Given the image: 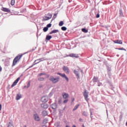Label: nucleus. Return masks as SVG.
Returning a JSON list of instances; mask_svg holds the SVG:
<instances>
[{"mask_svg":"<svg viewBox=\"0 0 127 127\" xmlns=\"http://www.w3.org/2000/svg\"><path fill=\"white\" fill-rule=\"evenodd\" d=\"M23 56V54H21L16 56L13 60L12 66L16 65L17 63L20 60L21 58Z\"/></svg>","mask_w":127,"mask_h":127,"instance_id":"1","label":"nucleus"},{"mask_svg":"<svg viewBox=\"0 0 127 127\" xmlns=\"http://www.w3.org/2000/svg\"><path fill=\"white\" fill-rule=\"evenodd\" d=\"M50 80L53 83H56L58 82L59 80V77H53V76H51Z\"/></svg>","mask_w":127,"mask_h":127,"instance_id":"2","label":"nucleus"},{"mask_svg":"<svg viewBox=\"0 0 127 127\" xmlns=\"http://www.w3.org/2000/svg\"><path fill=\"white\" fill-rule=\"evenodd\" d=\"M63 69L65 73L67 74H69L70 70L68 66L65 65L63 67Z\"/></svg>","mask_w":127,"mask_h":127,"instance_id":"3","label":"nucleus"},{"mask_svg":"<svg viewBox=\"0 0 127 127\" xmlns=\"http://www.w3.org/2000/svg\"><path fill=\"white\" fill-rule=\"evenodd\" d=\"M58 74L62 77L63 78H64L67 82H68L69 79L68 77H66V75L65 73H60V72H58Z\"/></svg>","mask_w":127,"mask_h":127,"instance_id":"4","label":"nucleus"},{"mask_svg":"<svg viewBox=\"0 0 127 127\" xmlns=\"http://www.w3.org/2000/svg\"><path fill=\"white\" fill-rule=\"evenodd\" d=\"M20 80V77H18L17 79L14 81L13 84L11 85V87H13L14 86H16V85L18 83L19 81Z\"/></svg>","mask_w":127,"mask_h":127,"instance_id":"5","label":"nucleus"},{"mask_svg":"<svg viewBox=\"0 0 127 127\" xmlns=\"http://www.w3.org/2000/svg\"><path fill=\"white\" fill-rule=\"evenodd\" d=\"M82 73V70H81V69H79L78 71H77V70H74V73L76 74V77H77V78H79V72Z\"/></svg>","mask_w":127,"mask_h":127,"instance_id":"6","label":"nucleus"},{"mask_svg":"<svg viewBox=\"0 0 127 127\" xmlns=\"http://www.w3.org/2000/svg\"><path fill=\"white\" fill-rule=\"evenodd\" d=\"M34 118L37 122H39L40 121V118H39V116L37 114L34 115Z\"/></svg>","mask_w":127,"mask_h":127,"instance_id":"7","label":"nucleus"},{"mask_svg":"<svg viewBox=\"0 0 127 127\" xmlns=\"http://www.w3.org/2000/svg\"><path fill=\"white\" fill-rule=\"evenodd\" d=\"M41 101L43 102H47L48 101V96H43L42 98H41Z\"/></svg>","mask_w":127,"mask_h":127,"instance_id":"8","label":"nucleus"},{"mask_svg":"<svg viewBox=\"0 0 127 127\" xmlns=\"http://www.w3.org/2000/svg\"><path fill=\"white\" fill-rule=\"evenodd\" d=\"M69 57H74L75 58H78L79 56L76 54H70L69 55Z\"/></svg>","mask_w":127,"mask_h":127,"instance_id":"9","label":"nucleus"},{"mask_svg":"<svg viewBox=\"0 0 127 127\" xmlns=\"http://www.w3.org/2000/svg\"><path fill=\"white\" fill-rule=\"evenodd\" d=\"M83 96H84V98H85V100L86 101H88V94L85 91L84 92V93H83Z\"/></svg>","mask_w":127,"mask_h":127,"instance_id":"10","label":"nucleus"},{"mask_svg":"<svg viewBox=\"0 0 127 127\" xmlns=\"http://www.w3.org/2000/svg\"><path fill=\"white\" fill-rule=\"evenodd\" d=\"M1 10L3 11L4 12H10V9H9L8 8H5V7H2Z\"/></svg>","mask_w":127,"mask_h":127,"instance_id":"11","label":"nucleus"},{"mask_svg":"<svg viewBox=\"0 0 127 127\" xmlns=\"http://www.w3.org/2000/svg\"><path fill=\"white\" fill-rule=\"evenodd\" d=\"M114 43L115 44H123V41L122 40H115L114 41Z\"/></svg>","mask_w":127,"mask_h":127,"instance_id":"12","label":"nucleus"},{"mask_svg":"<svg viewBox=\"0 0 127 127\" xmlns=\"http://www.w3.org/2000/svg\"><path fill=\"white\" fill-rule=\"evenodd\" d=\"M49 107V105L47 104H42L41 105V107L43 109H47Z\"/></svg>","mask_w":127,"mask_h":127,"instance_id":"13","label":"nucleus"},{"mask_svg":"<svg viewBox=\"0 0 127 127\" xmlns=\"http://www.w3.org/2000/svg\"><path fill=\"white\" fill-rule=\"evenodd\" d=\"M63 96L64 99H67L69 97V95L67 93H63Z\"/></svg>","mask_w":127,"mask_h":127,"instance_id":"14","label":"nucleus"},{"mask_svg":"<svg viewBox=\"0 0 127 127\" xmlns=\"http://www.w3.org/2000/svg\"><path fill=\"white\" fill-rule=\"evenodd\" d=\"M59 32V31L58 30H54L50 33V34L52 35L53 34V33H57V32Z\"/></svg>","mask_w":127,"mask_h":127,"instance_id":"15","label":"nucleus"},{"mask_svg":"<svg viewBox=\"0 0 127 127\" xmlns=\"http://www.w3.org/2000/svg\"><path fill=\"white\" fill-rule=\"evenodd\" d=\"M52 38V36H51V35H47L46 36V40H47V41H50Z\"/></svg>","mask_w":127,"mask_h":127,"instance_id":"16","label":"nucleus"},{"mask_svg":"<svg viewBox=\"0 0 127 127\" xmlns=\"http://www.w3.org/2000/svg\"><path fill=\"white\" fill-rule=\"evenodd\" d=\"M21 98V94H17V96L16 97V100H19Z\"/></svg>","mask_w":127,"mask_h":127,"instance_id":"17","label":"nucleus"},{"mask_svg":"<svg viewBox=\"0 0 127 127\" xmlns=\"http://www.w3.org/2000/svg\"><path fill=\"white\" fill-rule=\"evenodd\" d=\"M7 127H14L13 126L12 123L9 122L7 124Z\"/></svg>","mask_w":127,"mask_h":127,"instance_id":"18","label":"nucleus"},{"mask_svg":"<svg viewBox=\"0 0 127 127\" xmlns=\"http://www.w3.org/2000/svg\"><path fill=\"white\" fill-rule=\"evenodd\" d=\"M38 61H40L37 62V63H39V62H40L44 61V58H41V59H38L37 60H35V62H36Z\"/></svg>","mask_w":127,"mask_h":127,"instance_id":"19","label":"nucleus"},{"mask_svg":"<svg viewBox=\"0 0 127 127\" xmlns=\"http://www.w3.org/2000/svg\"><path fill=\"white\" fill-rule=\"evenodd\" d=\"M98 77H96L94 76L93 78V82H97L98 81Z\"/></svg>","mask_w":127,"mask_h":127,"instance_id":"20","label":"nucleus"},{"mask_svg":"<svg viewBox=\"0 0 127 127\" xmlns=\"http://www.w3.org/2000/svg\"><path fill=\"white\" fill-rule=\"evenodd\" d=\"M81 31H82V32H84V33H87V32H88V30H86L85 28L81 29Z\"/></svg>","mask_w":127,"mask_h":127,"instance_id":"21","label":"nucleus"},{"mask_svg":"<svg viewBox=\"0 0 127 127\" xmlns=\"http://www.w3.org/2000/svg\"><path fill=\"white\" fill-rule=\"evenodd\" d=\"M49 19H50V18H49V17H47L46 16H45L44 17H43V20L46 21V20H48Z\"/></svg>","mask_w":127,"mask_h":127,"instance_id":"22","label":"nucleus"},{"mask_svg":"<svg viewBox=\"0 0 127 127\" xmlns=\"http://www.w3.org/2000/svg\"><path fill=\"white\" fill-rule=\"evenodd\" d=\"M42 114L43 116H47L48 115V113H47V112L46 111H44L43 112H42Z\"/></svg>","mask_w":127,"mask_h":127,"instance_id":"23","label":"nucleus"},{"mask_svg":"<svg viewBox=\"0 0 127 127\" xmlns=\"http://www.w3.org/2000/svg\"><path fill=\"white\" fill-rule=\"evenodd\" d=\"M15 0H11L10 2V4L11 5H14L15 4Z\"/></svg>","mask_w":127,"mask_h":127,"instance_id":"24","label":"nucleus"},{"mask_svg":"<svg viewBox=\"0 0 127 127\" xmlns=\"http://www.w3.org/2000/svg\"><path fill=\"white\" fill-rule=\"evenodd\" d=\"M62 30L63 31H65L66 30H67V28L66 27L64 26V27H62Z\"/></svg>","mask_w":127,"mask_h":127,"instance_id":"25","label":"nucleus"},{"mask_svg":"<svg viewBox=\"0 0 127 127\" xmlns=\"http://www.w3.org/2000/svg\"><path fill=\"white\" fill-rule=\"evenodd\" d=\"M47 30H48V28L47 27H45L43 28V31L44 32H46Z\"/></svg>","mask_w":127,"mask_h":127,"instance_id":"26","label":"nucleus"},{"mask_svg":"<svg viewBox=\"0 0 127 127\" xmlns=\"http://www.w3.org/2000/svg\"><path fill=\"white\" fill-rule=\"evenodd\" d=\"M45 79L44 77H39L38 80L42 81Z\"/></svg>","mask_w":127,"mask_h":127,"instance_id":"27","label":"nucleus"},{"mask_svg":"<svg viewBox=\"0 0 127 127\" xmlns=\"http://www.w3.org/2000/svg\"><path fill=\"white\" fill-rule=\"evenodd\" d=\"M47 15L49 16L48 17L50 19L52 17L53 15L52 14L48 13Z\"/></svg>","mask_w":127,"mask_h":127,"instance_id":"28","label":"nucleus"},{"mask_svg":"<svg viewBox=\"0 0 127 127\" xmlns=\"http://www.w3.org/2000/svg\"><path fill=\"white\" fill-rule=\"evenodd\" d=\"M64 22L63 21H61L60 23H59V26H63V25H64Z\"/></svg>","mask_w":127,"mask_h":127,"instance_id":"29","label":"nucleus"},{"mask_svg":"<svg viewBox=\"0 0 127 127\" xmlns=\"http://www.w3.org/2000/svg\"><path fill=\"white\" fill-rule=\"evenodd\" d=\"M80 105L78 104V105H76L75 107H74V108L73 109V111H75V110H76L78 108V107Z\"/></svg>","mask_w":127,"mask_h":127,"instance_id":"30","label":"nucleus"},{"mask_svg":"<svg viewBox=\"0 0 127 127\" xmlns=\"http://www.w3.org/2000/svg\"><path fill=\"white\" fill-rule=\"evenodd\" d=\"M83 115L84 116V117H87V113L86 112H83Z\"/></svg>","mask_w":127,"mask_h":127,"instance_id":"31","label":"nucleus"},{"mask_svg":"<svg viewBox=\"0 0 127 127\" xmlns=\"http://www.w3.org/2000/svg\"><path fill=\"white\" fill-rule=\"evenodd\" d=\"M52 108L53 109H55L56 108V106L55 105H52Z\"/></svg>","mask_w":127,"mask_h":127,"instance_id":"32","label":"nucleus"},{"mask_svg":"<svg viewBox=\"0 0 127 127\" xmlns=\"http://www.w3.org/2000/svg\"><path fill=\"white\" fill-rule=\"evenodd\" d=\"M57 14H55L53 16V19H55L57 17Z\"/></svg>","mask_w":127,"mask_h":127,"instance_id":"33","label":"nucleus"},{"mask_svg":"<svg viewBox=\"0 0 127 127\" xmlns=\"http://www.w3.org/2000/svg\"><path fill=\"white\" fill-rule=\"evenodd\" d=\"M44 75H45L44 72H42L41 73H39V76H41Z\"/></svg>","mask_w":127,"mask_h":127,"instance_id":"34","label":"nucleus"},{"mask_svg":"<svg viewBox=\"0 0 127 127\" xmlns=\"http://www.w3.org/2000/svg\"><path fill=\"white\" fill-rule=\"evenodd\" d=\"M30 82H29L27 84V88H28L29 87H30Z\"/></svg>","mask_w":127,"mask_h":127,"instance_id":"35","label":"nucleus"},{"mask_svg":"<svg viewBox=\"0 0 127 127\" xmlns=\"http://www.w3.org/2000/svg\"><path fill=\"white\" fill-rule=\"evenodd\" d=\"M47 26V27H48V28L51 27L52 26V24H48Z\"/></svg>","mask_w":127,"mask_h":127,"instance_id":"36","label":"nucleus"},{"mask_svg":"<svg viewBox=\"0 0 127 127\" xmlns=\"http://www.w3.org/2000/svg\"><path fill=\"white\" fill-rule=\"evenodd\" d=\"M62 101V100L61 99H59V101H58V103H59V104H61Z\"/></svg>","mask_w":127,"mask_h":127,"instance_id":"37","label":"nucleus"},{"mask_svg":"<svg viewBox=\"0 0 127 127\" xmlns=\"http://www.w3.org/2000/svg\"><path fill=\"white\" fill-rule=\"evenodd\" d=\"M68 99H66L64 101V103H66L68 102Z\"/></svg>","mask_w":127,"mask_h":127,"instance_id":"38","label":"nucleus"},{"mask_svg":"<svg viewBox=\"0 0 127 127\" xmlns=\"http://www.w3.org/2000/svg\"><path fill=\"white\" fill-rule=\"evenodd\" d=\"M96 16L97 18H99V17H100V14H97Z\"/></svg>","mask_w":127,"mask_h":127,"instance_id":"39","label":"nucleus"},{"mask_svg":"<svg viewBox=\"0 0 127 127\" xmlns=\"http://www.w3.org/2000/svg\"><path fill=\"white\" fill-rule=\"evenodd\" d=\"M79 122H83V119H81V118H80L79 119Z\"/></svg>","mask_w":127,"mask_h":127,"instance_id":"40","label":"nucleus"},{"mask_svg":"<svg viewBox=\"0 0 127 127\" xmlns=\"http://www.w3.org/2000/svg\"><path fill=\"white\" fill-rule=\"evenodd\" d=\"M1 109H2V105L0 104V111L1 110Z\"/></svg>","mask_w":127,"mask_h":127,"instance_id":"41","label":"nucleus"},{"mask_svg":"<svg viewBox=\"0 0 127 127\" xmlns=\"http://www.w3.org/2000/svg\"><path fill=\"white\" fill-rule=\"evenodd\" d=\"M74 101V98H72V102H73Z\"/></svg>","mask_w":127,"mask_h":127,"instance_id":"42","label":"nucleus"},{"mask_svg":"<svg viewBox=\"0 0 127 127\" xmlns=\"http://www.w3.org/2000/svg\"><path fill=\"white\" fill-rule=\"evenodd\" d=\"M33 67V64L31 66H29V68H31V67Z\"/></svg>","mask_w":127,"mask_h":127,"instance_id":"43","label":"nucleus"},{"mask_svg":"<svg viewBox=\"0 0 127 127\" xmlns=\"http://www.w3.org/2000/svg\"><path fill=\"white\" fill-rule=\"evenodd\" d=\"M1 70H2V68L0 67V71H1Z\"/></svg>","mask_w":127,"mask_h":127,"instance_id":"44","label":"nucleus"},{"mask_svg":"<svg viewBox=\"0 0 127 127\" xmlns=\"http://www.w3.org/2000/svg\"><path fill=\"white\" fill-rule=\"evenodd\" d=\"M72 127H76L75 125H73Z\"/></svg>","mask_w":127,"mask_h":127,"instance_id":"45","label":"nucleus"},{"mask_svg":"<svg viewBox=\"0 0 127 127\" xmlns=\"http://www.w3.org/2000/svg\"><path fill=\"white\" fill-rule=\"evenodd\" d=\"M92 112H90V115H92Z\"/></svg>","mask_w":127,"mask_h":127,"instance_id":"46","label":"nucleus"},{"mask_svg":"<svg viewBox=\"0 0 127 127\" xmlns=\"http://www.w3.org/2000/svg\"><path fill=\"white\" fill-rule=\"evenodd\" d=\"M26 88V86H25L24 87V88Z\"/></svg>","mask_w":127,"mask_h":127,"instance_id":"47","label":"nucleus"},{"mask_svg":"<svg viewBox=\"0 0 127 127\" xmlns=\"http://www.w3.org/2000/svg\"><path fill=\"white\" fill-rule=\"evenodd\" d=\"M24 127H27V126H24Z\"/></svg>","mask_w":127,"mask_h":127,"instance_id":"48","label":"nucleus"},{"mask_svg":"<svg viewBox=\"0 0 127 127\" xmlns=\"http://www.w3.org/2000/svg\"><path fill=\"white\" fill-rule=\"evenodd\" d=\"M66 127H69V126H66Z\"/></svg>","mask_w":127,"mask_h":127,"instance_id":"49","label":"nucleus"},{"mask_svg":"<svg viewBox=\"0 0 127 127\" xmlns=\"http://www.w3.org/2000/svg\"><path fill=\"white\" fill-rule=\"evenodd\" d=\"M42 87V86H40V88H41Z\"/></svg>","mask_w":127,"mask_h":127,"instance_id":"50","label":"nucleus"},{"mask_svg":"<svg viewBox=\"0 0 127 127\" xmlns=\"http://www.w3.org/2000/svg\"><path fill=\"white\" fill-rule=\"evenodd\" d=\"M44 127H46V126H44Z\"/></svg>","mask_w":127,"mask_h":127,"instance_id":"51","label":"nucleus"}]
</instances>
